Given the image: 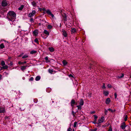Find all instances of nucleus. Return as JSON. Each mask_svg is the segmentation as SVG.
Wrapping results in <instances>:
<instances>
[{
    "label": "nucleus",
    "instance_id": "1",
    "mask_svg": "<svg viewBox=\"0 0 131 131\" xmlns=\"http://www.w3.org/2000/svg\"><path fill=\"white\" fill-rule=\"evenodd\" d=\"M8 19L9 20L12 22V24L15 25L13 23L15 20L16 17V14L14 12L10 11L7 14Z\"/></svg>",
    "mask_w": 131,
    "mask_h": 131
},
{
    "label": "nucleus",
    "instance_id": "2",
    "mask_svg": "<svg viewBox=\"0 0 131 131\" xmlns=\"http://www.w3.org/2000/svg\"><path fill=\"white\" fill-rule=\"evenodd\" d=\"M36 13V11L35 10H32V12L29 13L28 15V17L31 18L33 16L35 15Z\"/></svg>",
    "mask_w": 131,
    "mask_h": 131
},
{
    "label": "nucleus",
    "instance_id": "3",
    "mask_svg": "<svg viewBox=\"0 0 131 131\" xmlns=\"http://www.w3.org/2000/svg\"><path fill=\"white\" fill-rule=\"evenodd\" d=\"M104 120V117L103 116H102L101 118L99 119L98 121L97 124H99L102 123Z\"/></svg>",
    "mask_w": 131,
    "mask_h": 131
},
{
    "label": "nucleus",
    "instance_id": "4",
    "mask_svg": "<svg viewBox=\"0 0 131 131\" xmlns=\"http://www.w3.org/2000/svg\"><path fill=\"white\" fill-rule=\"evenodd\" d=\"M120 127L122 129H124L126 127V125L125 124V122H123V123H122L121 124Z\"/></svg>",
    "mask_w": 131,
    "mask_h": 131
},
{
    "label": "nucleus",
    "instance_id": "5",
    "mask_svg": "<svg viewBox=\"0 0 131 131\" xmlns=\"http://www.w3.org/2000/svg\"><path fill=\"white\" fill-rule=\"evenodd\" d=\"M46 13L48 15H50L52 18L54 17V16L53 14L51 13V12L49 10H48L46 11Z\"/></svg>",
    "mask_w": 131,
    "mask_h": 131
},
{
    "label": "nucleus",
    "instance_id": "6",
    "mask_svg": "<svg viewBox=\"0 0 131 131\" xmlns=\"http://www.w3.org/2000/svg\"><path fill=\"white\" fill-rule=\"evenodd\" d=\"M7 1L5 0H4L2 1V5L3 6H5L7 5Z\"/></svg>",
    "mask_w": 131,
    "mask_h": 131
},
{
    "label": "nucleus",
    "instance_id": "7",
    "mask_svg": "<svg viewBox=\"0 0 131 131\" xmlns=\"http://www.w3.org/2000/svg\"><path fill=\"white\" fill-rule=\"evenodd\" d=\"M62 32L63 35L65 37H67V34L66 32V31L65 30H63Z\"/></svg>",
    "mask_w": 131,
    "mask_h": 131
},
{
    "label": "nucleus",
    "instance_id": "8",
    "mask_svg": "<svg viewBox=\"0 0 131 131\" xmlns=\"http://www.w3.org/2000/svg\"><path fill=\"white\" fill-rule=\"evenodd\" d=\"M5 112V108L3 107H1L0 108V113H4Z\"/></svg>",
    "mask_w": 131,
    "mask_h": 131
},
{
    "label": "nucleus",
    "instance_id": "9",
    "mask_svg": "<svg viewBox=\"0 0 131 131\" xmlns=\"http://www.w3.org/2000/svg\"><path fill=\"white\" fill-rule=\"evenodd\" d=\"M75 103V102L74 100L73 99H72L71 100L70 103L71 105V106H72V107L73 108V106L74 105V104Z\"/></svg>",
    "mask_w": 131,
    "mask_h": 131
},
{
    "label": "nucleus",
    "instance_id": "10",
    "mask_svg": "<svg viewBox=\"0 0 131 131\" xmlns=\"http://www.w3.org/2000/svg\"><path fill=\"white\" fill-rule=\"evenodd\" d=\"M111 102V100L110 98H107L105 101V103L106 104H108Z\"/></svg>",
    "mask_w": 131,
    "mask_h": 131
},
{
    "label": "nucleus",
    "instance_id": "11",
    "mask_svg": "<svg viewBox=\"0 0 131 131\" xmlns=\"http://www.w3.org/2000/svg\"><path fill=\"white\" fill-rule=\"evenodd\" d=\"M80 105L81 106L83 105L84 104V101L83 99H81L80 101L79 102Z\"/></svg>",
    "mask_w": 131,
    "mask_h": 131
},
{
    "label": "nucleus",
    "instance_id": "12",
    "mask_svg": "<svg viewBox=\"0 0 131 131\" xmlns=\"http://www.w3.org/2000/svg\"><path fill=\"white\" fill-rule=\"evenodd\" d=\"M71 33L72 34L76 32L77 31V30L75 28H73L71 29Z\"/></svg>",
    "mask_w": 131,
    "mask_h": 131
},
{
    "label": "nucleus",
    "instance_id": "13",
    "mask_svg": "<svg viewBox=\"0 0 131 131\" xmlns=\"http://www.w3.org/2000/svg\"><path fill=\"white\" fill-rule=\"evenodd\" d=\"M103 93L106 96H107L108 95L109 93L108 91H104Z\"/></svg>",
    "mask_w": 131,
    "mask_h": 131
},
{
    "label": "nucleus",
    "instance_id": "14",
    "mask_svg": "<svg viewBox=\"0 0 131 131\" xmlns=\"http://www.w3.org/2000/svg\"><path fill=\"white\" fill-rule=\"evenodd\" d=\"M33 34L35 36H36L38 34V31L37 30H35L33 32Z\"/></svg>",
    "mask_w": 131,
    "mask_h": 131
},
{
    "label": "nucleus",
    "instance_id": "15",
    "mask_svg": "<svg viewBox=\"0 0 131 131\" xmlns=\"http://www.w3.org/2000/svg\"><path fill=\"white\" fill-rule=\"evenodd\" d=\"M49 50L51 52H53L54 51V49L52 47H49L48 48Z\"/></svg>",
    "mask_w": 131,
    "mask_h": 131
},
{
    "label": "nucleus",
    "instance_id": "16",
    "mask_svg": "<svg viewBox=\"0 0 131 131\" xmlns=\"http://www.w3.org/2000/svg\"><path fill=\"white\" fill-rule=\"evenodd\" d=\"M27 66H22L21 67V69L22 71H24L26 69Z\"/></svg>",
    "mask_w": 131,
    "mask_h": 131
},
{
    "label": "nucleus",
    "instance_id": "17",
    "mask_svg": "<svg viewBox=\"0 0 131 131\" xmlns=\"http://www.w3.org/2000/svg\"><path fill=\"white\" fill-rule=\"evenodd\" d=\"M44 32L45 34L47 35V36H48L49 35V32L46 30H44Z\"/></svg>",
    "mask_w": 131,
    "mask_h": 131
},
{
    "label": "nucleus",
    "instance_id": "18",
    "mask_svg": "<svg viewBox=\"0 0 131 131\" xmlns=\"http://www.w3.org/2000/svg\"><path fill=\"white\" fill-rule=\"evenodd\" d=\"M40 76H37L36 77L35 80L36 81H38L40 80Z\"/></svg>",
    "mask_w": 131,
    "mask_h": 131
},
{
    "label": "nucleus",
    "instance_id": "19",
    "mask_svg": "<svg viewBox=\"0 0 131 131\" xmlns=\"http://www.w3.org/2000/svg\"><path fill=\"white\" fill-rule=\"evenodd\" d=\"M48 71L51 74H52V73L54 72L55 71L53 70V69H49L48 70Z\"/></svg>",
    "mask_w": 131,
    "mask_h": 131
},
{
    "label": "nucleus",
    "instance_id": "20",
    "mask_svg": "<svg viewBox=\"0 0 131 131\" xmlns=\"http://www.w3.org/2000/svg\"><path fill=\"white\" fill-rule=\"evenodd\" d=\"M26 63V62L25 61H24L23 62H21L20 61H19V62H18V63L19 64H24Z\"/></svg>",
    "mask_w": 131,
    "mask_h": 131
},
{
    "label": "nucleus",
    "instance_id": "21",
    "mask_svg": "<svg viewBox=\"0 0 131 131\" xmlns=\"http://www.w3.org/2000/svg\"><path fill=\"white\" fill-rule=\"evenodd\" d=\"M62 63L64 66H65L67 64V62L65 60H63Z\"/></svg>",
    "mask_w": 131,
    "mask_h": 131
},
{
    "label": "nucleus",
    "instance_id": "22",
    "mask_svg": "<svg viewBox=\"0 0 131 131\" xmlns=\"http://www.w3.org/2000/svg\"><path fill=\"white\" fill-rule=\"evenodd\" d=\"M24 6L23 5H21L18 8V9L19 10H21L24 8Z\"/></svg>",
    "mask_w": 131,
    "mask_h": 131
},
{
    "label": "nucleus",
    "instance_id": "23",
    "mask_svg": "<svg viewBox=\"0 0 131 131\" xmlns=\"http://www.w3.org/2000/svg\"><path fill=\"white\" fill-rule=\"evenodd\" d=\"M4 47L5 46L3 43H2L0 45V48L1 49H2L4 48Z\"/></svg>",
    "mask_w": 131,
    "mask_h": 131
},
{
    "label": "nucleus",
    "instance_id": "24",
    "mask_svg": "<svg viewBox=\"0 0 131 131\" xmlns=\"http://www.w3.org/2000/svg\"><path fill=\"white\" fill-rule=\"evenodd\" d=\"M37 52V51L35 50H32L30 52V53L31 54H32L34 53H35Z\"/></svg>",
    "mask_w": 131,
    "mask_h": 131
},
{
    "label": "nucleus",
    "instance_id": "25",
    "mask_svg": "<svg viewBox=\"0 0 131 131\" xmlns=\"http://www.w3.org/2000/svg\"><path fill=\"white\" fill-rule=\"evenodd\" d=\"M45 60L46 61V62H50V61L48 60V57H46L45 58Z\"/></svg>",
    "mask_w": 131,
    "mask_h": 131
},
{
    "label": "nucleus",
    "instance_id": "26",
    "mask_svg": "<svg viewBox=\"0 0 131 131\" xmlns=\"http://www.w3.org/2000/svg\"><path fill=\"white\" fill-rule=\"evenodd\" d=\"M8 74L9 73L6 72H5L3 73V75L6 77L7 76Z\"/></svg>",
    "mask_w": 131,
    "mask_h": 131
},
{
    "label": "nucleus",
    "instance_id": "27",
    "mask_svg": "<svg viewBox=\"0 0 131 131\" xmlns=\"http://www.w3.org/2000/svg\"><path fill=\"white\" fill-rule=\"evenodd\" d=\"M1 68H2L4 69H6L8 68V66H7L6 65L5 66H3L2 67H1Z\"/></svg>",
    "mask_w": 131,
    "mask_h": 131
},
{
    "label": "nucleus",
    "instance_id": "28",
    "mask_svg": "<svg viewBox=\"0 0 131 131\" xmlns=\"http://www.w3.org/2000/svg\"><path fill=\"white\" fill-rule=\"evenodd\" d=\"M1 65L2 66H3L5 65V62L3 61H2L1 62Z\"/></svg>",
    "mask_w": 131,
    "mask_h": 131
},
{
    "label": "nucleus",
    "instance_id": "29",
    "mask_svg": "<svg viewBox=\"0 0 131 131\" xmlns=\"http://www.w3.org/2000/svg\"><path fill=\"white\" fill-rule=\"evenodd\" d=\"M28 57V56L27 54H26L22 57V58L23 59H25Z\"/></svg>",
    "mask_w": 131,
    "mask_h": 131
},
{
    "label": "nucleus",
    "instance_id": "30",
    "mask_svg": "<svg viewBox=\"0 0 131 131\" xmlns=\"http://www.w3.org/2000/svg\"><path fill=\"white\" fill-rule=\"evenodd\" d=\"M64 21H66L67 20V16L65 14H64Z\"/></svg>",
    "mask_w": 131,
    "mask_h": 131
},
{
    "label": "nucleus",
    "instance_id": "31",
    "mask_svg": "<svg viewBox=\"0 0 131 131\" xmlns=\"http://www.w3.org/2000/svg\"><path fill=\"white\" fill-rule=\"evenodd\" d=\"M112 126H110L109 128V129L108 130V131H112Z\"/></svg>",
    "mask_w": 131,
    "mask_h": 131
},
{
    "label": "nucleus",
    "instance_id": "32",
    "mask_svg": "<svg viewBox=\"0 0 131 131\" xmlns=\"http://www.w3.org/2000/svg\"><path fill=\"white\" fill-rule=\"evenodd\" d=\"M77 122H75L74 123V125H73V127H76L77 126Z\"/></svg>",
    "mask_w": 131,
    "mask_h": 131
},
{
    "label": "nucleus",
    "instance_id": "33",
    "mask_svg": "<svg viewBox=\"0 0 131 131\" xmlns=\"http://www.w3.org/2000/svg\"><path fill=\"white\" fill-rule=\"evenodd\" d=\"M81 105H78L77 107H78V110H81L82 108L81 107Z\"/></svg>",
    "mask_w": 131,
    "mask_h": 131
},
{
    "label": "nucleus",
    "instance_id": "34",
    "mask_svg": "<svg viewBox=\"0 0 131 131\" xmlns=\"http://www.w3.org/2000/svg\"><path fill=\"white\" fill-rule=\"evenodd\" d=\"M44 35V34H42L41 35V36L44 39L46 38L48 36H45Z\"/></svg>",
    "mask_w": 131,
    "mask_h": 131
},
{
    "label": "nucleus",
    "instance_id": "35",
    "mask_svg": "<svg viewBox=\"0 0 131 131\" xmlns=\"http://www.w3.org/2000/svg\"><path fill=\"white\" fill-rule=\"evenodd\" d=\"M127 118H128V117H127V115H126L125 116V117L124 119L125 121L127 120Z\"/></svg>",
    "mask_w": 131,
    "mask_h": 131
},
{
    "label": "nucleus",
    "instance_id": "36",
    "mask_svg": "<svg viewBox=\"0 0 131 131\" xmlns=\"http://www.w3.org/2000/svg\"><path fill=\"white\" fill-rule=\"evenodd\" d=\"M94 119L96 121V119L97 118V116H96V115H94Z\"/></svg>",
    "mask_w": 131,
    "mask_h": 131
},
{
    "label": "nucleus",
    "instance_id": "37",
    "mask_svg": "<svg viewBox=\"0 0 131 131\" xmlns=\"http://www.w3.org/2000/svg\"><path fill=\"white\" fill-rule=\"evenodd\" d=\"M107 86L109 88H111L112 87V86L111 85L109 84H108L107 85Z\"/></svg>",
    "mask_w": 131,
    "mask_h": 131
},
{
    "label": "nucleus",
    "instance_id": "38",
    "mask_svg": "<svg viewBox=\"0 0 131 131\" xmlns=\"http://www.w3.org/2000/svg\"><path fill=\"white\" fill-rule=\"evenodd\" d=\"M48 28L49 29H51L52 28V26L50 25H48Z\"/></svg>",
    "mask_w": 131,
    "mask_h": 131
},
{
    "label": "nucleus",
    "instance_id": "39",
    "mask_svg": "<svg viewBox=\"0 0 131 131\" xmlns=\"http://www.w3.org/2000/svg\"><path fill=\"white\" fill-rule=\"evenodd\" d=\"M106 87L105 86V83H104L103 84V85L102 87V88L104 89H105V88Z\"/></svg>",
    "mask_w": 131,
    "mask_h": 131
},
{
    "label": "nucleus",
    "instance_id": "40",
    "mask_svg": "<svg viewBox=\"0 0 131 131\" xmlns=\"http://www.w3.org/2000/svg\"><path fill=\"white\" fill-rule=\"evenodd\" d=\"M34 101L35 103H36L38 101L36 99H35L34 100Z\"/></svg>",
    "mask_w": 131,
    "mask_h": 131
},
{
    "label": "nucleus",
    "instance_id": "41",
    "mask_svg": "<svg viewBox=\"0 0 131 131\" xmlns=\"http://www.w3.org/2000/svg\"><path fill=\"white\" fill-rule=\"evenodd\" d=\"M35 42L37 43H38V41L37 38H36L35 40Z\"/></svg>",
    "mask_w": 131,
    "mask_h": 131
},
{
    "label": "nucleus",
    "instance_id": "42",
    "mask_svg": "<svg viewBox=\"0 0 131 131\" xmlns=\"http://www.w3.org/2000/svg\"><path fill=\"white\" fill-rule=\"evenodd\" d=\"M124 76V74H122V75L121 76H119L118 77V78H121L123 77Z\"/></svg>",
    "mask_w": 131,
    "mask_h": 131
},
{
    "label": "nucleus",
    "instance_id": "43",
    "mask_svg": "<svg viewBox=\"0 0 131 131\" xmlns=\"http://www.w3.org/2000/svg\"><path fill=\"white\" fill-rule=\"evenodd\" d=\"M32 5L34 6H36V3H35V2H33L32 3Z\"/></svg>",
    "mask_w": 131,
    "mask_h": 131
},
{
    "label": "nucleus",
    "instance_id": "44",
    "mask_svg": "<svg viewBox=\"0 0 131 131\" xmlns=\"http://www.w3.org/2000/svg\"><path fill=\"white\" fill-rule=\"evenodd\" d=\"M34 80V78L33 77H31L30 79H29V81H32Z\"/></svg>",
    "mask_w": 131,
    "mask_h": 131
},
{
    "label": "nucleus",
    "instance_id": "45",
    "mask_svg": "<svg viewBox=\"0 0 131 131\" xmlns=\"http://www.w3.org/2000/svg\"><path fill=\"white\" fill-rule=\"evenodd\" d=\"M30 21L31 22H33L34 21V19L33 18H31L30 19Z\"/></svg>",
    "mask_w": 131,
    "mask_h": 131
},
{
    "label": "nucleus",
    "instance_id": "46",
    "mask_svg": "<svg viewBox=\"0 0 131 131\" xmlns=\"http://www.w3.org/2000/svg\"><path fill=\"white\" fill-rule=\"evenodd\" d=\"M75 112L74 111H72V114L73 115L74 117L75 116Z\"/></svg>",
    "mask_w": 131,
    "mask_h": 131
},
{
    "label": "nucleus",
    "instance_id": "47",
    "mask_svg": "<svg viewBox=\"0 0 131 131\" xmlns=\"http://www.w3.org/2000/svg\"><path fill=\"white\" fill-rule=\"evenodd\" d=\"M108 112V111L106 109L105 110V113L106 115Z\"/></svg>",
    "mask_w": 131,
    "mask_h": 131
},
{
    "label": "nucleus",
    "instance_id": "48",
    "mask_svg": "<svg viewBox=\"0 0 131 131\" xmlns=\"http://www.w3.org/2000/svg\"><path fill=\"white\" fill-rule=\"evenodd\" d=\"M115 98L116 99L117 97V94L116 93H114Z\"/></svg>",
    "mask_w": 131,
    "mask_h": 131
},
{
    "label": "nucleus",
    "instance_id": "49",
    "mask_svg": "<svg viewBox=\"0 0 131 131\" xmlns=\"http://www.w3.org/2000/svg\"><path fill=\"white\" fill-rule=\"evenodd\" d=\"M72 129L70 128H69L68 129L67 131H71Z\"/></svg>",
    "mask_w": 131,
    "mask_h": 131
},
{
    "label": "nucleus",
    "instance_id": "50",
    "mask_svg": "<svg viewBox=\"0 0 131 131\" xmlns=\"http://www.w3.org/2000/svg\"><path fill=\"white\" fill-rule=\"evenodd\" d=\"M40 22H45V20H42V19L41 20V19H40Z\"/></svg>",
    "mask_w": 131,
    "mask_h": 131
},
{
    "label": "nucleus",
    "instance_id": "51",
    "mask_svg": "<svg viewBox=\"0 0 131 131\" xmlns=\"http://www.w3.org/2000/svg\"><path fill=\"white\" fill-rule=\"evenodd\" d=\"M108 110L109 111H111V112H113V110H112L110 108H108Z\"/></svg>",
    "mask_w": 131,
    "mask_h": 131
},
{
    "label": "nucleus",
    "instance_id": "52",
    "mask_svg": "<svg viewBox=\"0 0 131 131\" xmlns=\"http://www.w3.org/2000/svg\"><path fill=\"white\" fill-rule=\"evenodd\" d=\"M69 77H73L72 75L71 74L69 75Z\"/></svg>",
    "mask_w": 131,
    "mask_h": 131
},
{
    "label": "nucleus",
    "instance_id": "53",
    "mask_svg": "<svg viewBox=\"0 0 131 131\" xmlns=\"http://www.w3.org/2000/svg\"><path fill=\"white\" fill-rule=\"evenodd\" d=\"M97 129H92L91 130V131H96Z\"/></svg>",
    "mask_w": 131,
    "mask_h": 131
},
{
    "label": "nucleus",
    "instance_id": "54",
    "mask_svg": "<svg viewBox=\"0 0 131 131\" xmlns=\"http://www.w3.org/2000/svg\"><path fill=\"white\" fill-rule=\"evenodd\" d=\"M93 123H94L95 124H97L96 122V121L95 120V121L93 122Z\"/></svg>",
    "mask_w": 131,
    "mask_h": 131
},
{
    "label": "nucleus",
    "instance_id": "55",
    "mask_svg": "<svg viewBox=\"0 0 131 131\" xmlns=\"http://www.w3.org/2000/svg\"><path fill=\"white\" fill-rule=\"evenodd\" d=\"M2 75L1 74H0V80L2 79Z\"/></svg>",
    "mask_w": 131,
    "mask_h": 131
},
{
    "label": "nucleus",
    "instance_id": "56",
    "mask_svg": "<svg viewBox=\"0 0 131 131\" xmlns=\"http://www.w3.org/2000/svg\"><path fill=\"white\" fill-rule=\"evenodd\" d=\"M95 113V112L94 111H92L91 112V113L92 114H94V113Z\"/></svg>",
    "mask_w": 131,
    "mask_h": 131
},
{
    "label": "nucleus",
    "instance_id": "57",
    "mask_svg": "<svg viewBox=\"0 0 131 131\" xmlns=\"http://www.w3.org/2000/svg\"><path fill=\"white\" fill-rule=\"evenodd\" d=\"M22 56V55H21V54H20L18 56V57H21Z\"/></svg>",
    "mask_w": 131,
    "mask_h": 131
},
{
    "label": "nucleus",
    "instance_id": "58",
    "mask_svg": "<svg viewBox=\"0 0 131 131\" xmlns=\"http://www.w3.org/2000/svg\"><path fill=\"white\" fill-rule=\"evenodd\" d=\"M21 55L22 56L24 54V52H22V53H21Z\"/></svg>",
    "mask_w": 131,
    "mask_h": 131
},
{
    "label": "nucleus",
    "instance_id": "59",
    "mask_svg": "<svg viewBox=\"0 0 131 131\" xmlns=\"http://www.w3.org/2000/svg\"><path fill=\"white\" fill-rule=\"evenodd\" d=\"M129 76H130V78H131V73L129 75Z\"/></svg>",
    "mask_w": 131,
    "mask_h": 131
},
{
    "label": "nucleus",
    "instance_id": "60",
    "mask_svg": "<svg viewBox=\"0 0 131 131\" xmlns=\"http://www.w3.org/2000/svg\"><path fill=\"white\" fill-rule=\"evenodd\" d=\"M23 80H24L25 79V77H23Z\"/></svg>",
    "mask_w": 131,
    "mask_h": 131
},
{
    "label": "nucleus",
    "instance_id": "61",
    "mask_svg": "<svg viewBox=\"0 0 131 131\" xmlns=\"http://www.w3.org/2000/svg\"><path fill=\"white\" fill-rule=\"evenodd\" d=\"M39 25H41V23H39Z\"/></svg>",
    "mask_w": 131,
    "mask_h": 131
},
{
    "label": "nucleus",
    "instance_id": "62",
    "mask_svg": "<svg viewBox=\"0 0 131 131\" xmlns=\"http://www.w3.org/2000/svg\"><path fill=\"white\" fill-rule=\"evenodd\" d=\"M52 103H53L54 102V101H52Z\"/></svg>",
    "mask_w": 131,
    "mask_h": 131
},
{
    "label": "nucleus",
    "instance_id": "63",
    "mask_svg": "<svg viewBox=\"0 0 131 131\" xmlns=\"http://www.w3.org/2000/svg\"><path fill=\"white\" fill-rule=\"evenodd\" d=\"M47 92H48V90H47Z\"/></svg>",
    "mask_w": 131,
    "mask_h": 131
},
{
    "label": "nucleus",
    "instance_id": "64",
    "mask_svg": "<svg viewBox=\"0 0 131 131\" xmlns=\"http://www.w3.org/2000/svg\"><path fill=\"white\" fill-rule=\"evenodd\" d=\"M124 131H127V130H125Z\"/></svg>",
    "mask_w": 131,
    "mask_h": 131
}]
</instances>
